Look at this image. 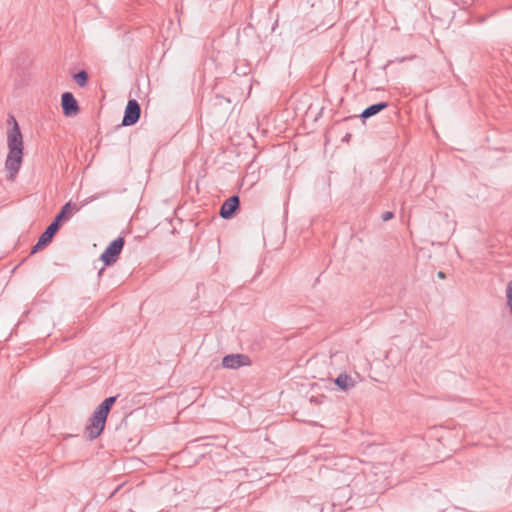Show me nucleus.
<instances>
[{
  "label": "nucleus",
  "instance_id": "14",
  "mask_svg": "<svg viewBox=\"0 0 512 512\" xmlns=\"http://www.w3.org/2000/svg\"><path fill=\"white\" fill-rule=\"evenodd\" d=\"M46 244H47L46 242H44L42 239L39 238L37 243L33 246L32 250H31V254L36 253Z\"/></svg>",
  "mask_w": 512,
  "mask_h": 512
},
{
  "label": "nucleus",
  "instance_id": "7",
  "mask_svg": "<svg viewBox=\"0 0 512 512\" xmlns=\"http://www.w3.org/2000/svg\"><path fill=\"white\" fill-rule=\"evenodd\" d=\"M240 206V198L237 195H233L225 200L220 208V216L223 219H230L234 216L235 212Z\"/></svg>",
  "mask_w": 512,
  "mask_h": 512
},
{
  "label": "nucleus",
  "instance_id": "8",
  "mask_svg": "<svg viewBox=\"0 0 512 512\" xmlns=\"http://www.w3.org/2000/svg\"><path fill=\"white\" fill-rule=\"evenodd\" d=\"M334 383L335 385L341 390V391H348L350 389H352L356 382L355 380L348 374L346 373H341L339 374L335 379H334Z\"/></svg>",
  "mask_w": 512,
  "mask_h": 512
},
{
  "label": "nucleus",
  "instance_id": "2",
  "mask_svg": "<svg viewBox=\"0 0 512 512\" xmlns=\"http://www.w3.org/2000/svg\"><path fill=\"white\" fill-rule=\"evenodd\" d=\"M106 419V415L97 409L94 411L93 415L89 419V424L85 428V433L89 440H94L100 436L105 427Z\"/></svg>",
  "mask_w": 512,
  "mask_h": 512
},
{
  "label": "nucleus",
  "instance_id": "15",
  "mask_svg": "<svg viewBox=\"0 0 512 512\" xmlns=\"http://www.w3.org/2000/svg\"><path fill=\"white\" fill-rule=\"evenodd\" d=\"M61 221L62 220L56 216L49 226L58 231Z\"/></svg>",
  "mask_w": 512,
  "mask_h": 512
},
{
  "label": "nucleus",
  "instance_id": "11",
  "mask_svg": "<svg viewBox=\"0 0 512 512\" xmlns=\"http://www.w3.org/2000/svg\"><path fill=\"white\" fill-rule=\"evenodd\" d=\"M56 233H57V231L55 229L48 226L39 238L42 239L44 242L49 243V242H51V240L53 239V237Z\"/></svg>",
  "mask_w": 512,
  "mask_h": 512
},
{
  "label": "nucleus",
  "instance_id": "17",
  "mask_svg": "<svg viewBox=\"0 0 512 512\" xmlns=\"http://www.w3.org/2000/svg\"><path fill=\"white\" fill-rule=\"evenodd\" d=\"M415 57H416L415 55H412V56H409V57L396 58L394 61L401 63V62H404L406 60H412Z\"/></svg>",
  "mask_w": 512,
  "mask_h": 512
},
{
  "label": "nucleus",
  "instance_id": "12",
  "mask_svg": "<svg viewBox=\"0 0 512 512\" xmlns=\"http://www.w3.org/2000/svg\"><path fill=\"white\" fill-rule=\"evenodd\" d=\"M74 80L80 87H83L87 83L88 74L84 70H82L74 75Z\"/></svg>",
  "mask_w": 512,
  "mask_h": 512
},
{
  "label": "nucleus",
  "instance_id": "19",
  "mask_svg": "<svg viewBox=\"0 0 512 512\" xmlns=\"http://www.w3.org/2000/svg\"><path fill=\"white\" fill-rule=\"evenodd\" d=\"M437 276L440 278V279H444L446 277L445 273L442 272V271H439Z\"/></svg>",
  "mask_w": 512,
  "mask_h": 512
},
{
  "label": "nucleus",
  "instance_id": "4",
  "mask_svg": "<svg viewBox=\"0 0 512 512\" xmlns=\"http://www.w3.org/2000/svg\"><path fill=\"white\" fill-rule=\"evenodd\" d=\"M141 115V108L139 103L135 99H131L128 101L123 120L122 125L124 126H131L138 122Z\"/></svg>",
  "mask_w": 512,
  "mask_h": 512
},
{
  "label": "nucleus",
  "instance_id": "5",
  "mask_svg": "<svg viewBox=\"0 0 512 512\" xmlns=\"http://www.w3.org/2000/svg\"><path fill=\"white\" fill-rule=\"evenodd\" d=\"M61 106L63 114L66 117H74L79 113V105L75 97L70 92H65L61 96Z\"/></svg>",
  "mask_w": 512,
  "mask_h": 512
},
{
  "label": "nucleus",
  "instance_id": "18",
  "mask_svg": "<svg viewBox=\"0 0 512 512\" xmlns=\"http://www.w3.org/2000/svg\"><path fill=\"white\" fill-rule=\"evenodd\" d=\"M488 18V16H478L475 18V22L478 23V24H481L483 23L486 19Z\"/></svg>",
  "mask_w": 512,
  "mask_h": 512
},
{
  "label": "nucleus",
  "instance_id": "10",
  "mask_svg": "<svg viewBox=\"0 0 512 512\" xmlns=\"http://www.w3.org/2000/svg\"><path fill=\"white\" fill-rule=\"evenodd\" d=\"M115 401H116V397L110 396V397L106 398L96 409L98 411H100L101 413H103L104 415L108 416V414L111 410V407L113 406Z\"/></svg>",
  "mask_w": 512,
  "mask_h": 512
},
{
  "label": "nucleus",
  "instance_id": "13",
  "mask_svg": "<svg viewBox=\"0 0 512 512\" xmlns=\"http://www.w3.org/2000/svg\"><path fill=\"white\" fill-rule=\"evenodd\" d=\"M71 210L72 204L71 202H68L61 208V211L56 216L63 220L66 217V215L71 212Z\"/></svg>",
  "mask_w": 512,
  "mask_h": 512
},
{
  "label": "nucleus",
  "instance_id": "16",
  "mask_svg": "<svg viewBox=\"0 0 512 512\" xmlns=\"http://www.w3.org/2000/svg\"><path fill=\"white\" fill-rule=\"evenodd\" d=\"M393 217H394V214L391 211H386L381 216V218L384 222L391 220Z\"/></svg>",
  "mask_w": 512,
  "mask_h": 512
},
{
  "label": "nucleus",
  "instance_id": "9",
  "mask_svg": "<svg viewBox=\"0 0 512 512\" xmlns=\"http://www.w3.org/2000/svg\"><path fill=\"white\" fill-rule=\"evenodd\" d=\"M387 107H388L387 102H380V103L370 105L366 109L363 110V112L361 113V117L364 119L370 118V117L376 115L377 113L381 112L382 110H384Z\"/></svg>",
  "mask_w": 512,
  "mask_h": 512
},
{
  "label": "nucleus",
  "instance_id": "3",
  "mask_svg": "<svg viewBox=\"0 0 512 512\" xmlns=\"http://www.w3.org/2000/svg\"><path fill=\"white\" fill-rule=\"evenodd\" d=\"M124 243V238L118 237L108 245V247L101 255V260L105 265L109 266L117 261V258L123 249Z\"/></svg>",
  "mask_w": 512,
  "mask_h": 512
},
{
  "label": "nucleus",
  "instance_id": "6",
  "mask_svg": "<svg viewBox=\"0 0 512 512\" xmlns=\"http://www.w3.org/2000/svg\"><path fill=\"white\" fill-rule=\"evenodd\" d=\"M251 360L244 354H229L222 359V365L228 369H238L242 366H249Z\"/></svg>",
  "mask_w": 512,
  "mask_h": 512
},
{
  "label": "nucleus",
  "instance_id": "1",
  "mask_svg": "<svg viewBox=\"0 0 512 512\" xmlns=\"http://www.w3.org/2000/svg\"><path fill=\"white\" fill-rule=\"evenodd\" d=\"M13 127L7 133L8 155L5 161L7 179L14 181L23 161V137L19 125L14 117H11Z\"/></svg>",
  "mask_w": 512,
  "mask_h": 512
}]
</instances>
